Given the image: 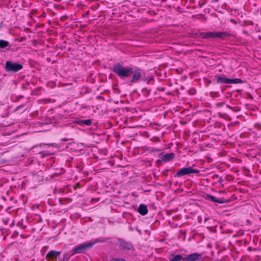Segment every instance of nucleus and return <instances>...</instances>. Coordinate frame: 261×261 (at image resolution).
<instances>
[{
    "label": "nucleus",
    "mask_w": 261,
    "mask_h": 261,
    "mask_svg": "<svg viewBox=\"0 0 261 261\" xmlns=\"http://www.w3.org/2000/svg\"><path fill=\"white\" fill-rule=\"evenodd\" d=\"M113 71L121 79L128 77L133 73V68L129 66H124L121 63L114 65Z\"/></svg>",
    "instance_id": "obj_1"
},
{
    "label": "nucleus",
    "mask_w": 261,
    "mask_h": 261,
    "mask_svg": "<svg viewBox=\"0 0 261 261\" xmlns=\"http://www.w3.org/2000/svg\"><path fill=\"white\" fill-rule=\"evenodd\" d=\"M195 35L199 39H207L215 38L223 39L229 36V34L226 32H203L198 31L195 33Z\"/></svg>",
    "instance_id": "obj_2"
},
{
    "label": "nucleus",
    "mask_w": 261,
    "mask_h": 261,
    "mask_svg": "<svg viewBox=\"0 0 261 261\" xmlns=\"http://www.w3.org/2000/svg\"><path fill=\"white\" fill-rule=\"evenodd\" d=\"M94 244V243L89 242L86 243H84L80 244L75 246L72 250H71V255H74L75 254L84 253L85 251L88 249L91 248Z\"/></svg>",
    "instance_id": "obj_3"
},
{
    "label": "nucleus",
    "mask_w": 261,
    "mask_h": 261,
    "mask_svg": "<svg viewBox=\"0 0 261 261\" xmlns=\"http://www.w3.org/2000/svg\"><path fill=\"white\" fill-rule=\"evenodd\" d=\"M199 171L197 169H193L191 167H184L179 169L175 173V177H180L190 174L198 173Z\"/></svg>",
    "instance_id": "obj_4"
},
{
    "label": "nucleus",
    "mask_w": 261,
    "mask_h": 261,
    "mask_svg": "<svg viewBox=\"0 0 261 261\" xmlns=\"http://www.w3.org/2000/svg\"><path fill=\"white\" fill-rule=\"evenodd\" d=\"M215 81L219 84H240L243 81L240 79H228L225 76H218L215 77Z\"/></svg>",
    "instance_id": "obj_5"
},
{
    "label": "nucleus",
    "mask_w": 261,
    "mask_h": 261,
    "mask_svg": "<svg viewBox=\"0 0 261 261\" xmlns=\"http://www.w3.org/2000/svg\"><path fill=\"white\" fill-rule=\"evenodd\" d=\"M23 66L20 64L14 63L11 61H7L5 68L7 71L17 72L22 68Z\"/></svg>",
    "instance_id": "obj_6"
},
{
    "label": "nucleus",
    "mask_w": 261,
    "mask_h": 261,
    "mask_svg": "<svg viewBox=\"0 0 261 261\" xmlns=\"http://www.w3.org/2000/svg\"><path fill=\"white\" fill-rule=\"evenodd\" d=\"M201 255L198 253H191L182 258V261H200Z\"/></svg>",
    "instance_id": "obj_7"
},
{
    "label": "nucleus",
    "mask_w": 261,
    "mask_h": 261,
    "mask_svg": "<svg viewBox=\"0 0 261 261\" xmlns=\"http://www.w3.org/2000/svg\"><path fill=\"white\" fill-rule=\"evenodd\" d=\"M118 245L124 250H130L133 249L132 245L123 239L118 240Z\"/></svg>",
    "instance_id": "obj_8"
},
{
    "label": "nucleus",
    "mask_w": 261,
    "mask_h": 261,
    "mask_svg": "<svg viewBox=\"0 0 261 261\" xmlns=\"http://www.w3.org/2000/svg\"><path fill=\"white\" fill-rule=\"evenodd\" d=\"M61 253V251L50 250L46 254L45 257L48 260H54L55 258L59 256Z\"/></svg>",
    "instance_id": "obj_9"
},
{
    "label": "nucleus",
    "mask_w": 261,
    "mask_h": 261,
    "mask_svg": "<svg viewBox=\"0 0 261 261\" xmlns=\"http://www.w3.org/2000/svg\"><path fill=\"white\" fill-rule=\"evenodd\" d=\"M75 123L80 126H90L92 123V120L90 119L86 120L80 119L75 120Z\"/></svg>",
    "instance_id": "obj_10"
},
{
    "label": "nucleus",
    "mask_w": 261,
    "mask_h": 261,
    "mask_svg": "<svg viewBox=\"0 0 261 261\" xmlns=\"http://www.w3.org/2000/svg\"><path fill=\"white\" fill-rule=\"evenodd\" d=\"M138 212L142 216H144L148 213V209L146 205L141 204L138 208Z\"/></svg>",
    "instance_id": "obj_11"
},
{
    "label": "nucleus",
    "mask_w": 261,
    "mask_h": 261,
    "mask_svg": "<svg viewBox=\"0 0 261 261\" xmlns=\"http://www.w3.org/2000/svg\"><path fill=\"white\" fill-rule=\"evenodd\" d=\"M133 76L132 80L130 81L131 83H134L137 81L141 76V73L139 70H136L135 71L133 70Z\"/></svg>",
    "instance_id": "obj_12"
},
{
    "label": "nucleus",
    "mask_w": 261,
    "mask_h": 261,
    "mask_svg": "<svg viewBox=\"0 0 261 261\" xmlns=\"http://www.w3.org/2000/svg\"><path fill=\"white\" fill-rule=\"evenodd\" d=\"M175 154L173 153H166L161 156V159L165 162H167L174 159Z\"/></svg>",
    "instance_id": "obj_13"
},
{
    "label": "nucleus",
    "mask_w": 261,
    "mask_h": 261,
    "mask_svg": "<svg viewBox=\"0 0 261 261\" xmlns=\"http://www.w3.org/2000/svg\"><path fill=\"white\" fill-rule=\"evenodd\" d=\"M9 45V42L4 40H0V48H4Z\"/></svg>",
    "instance_id": "obj_14"
},
{
    "label": "nucleus",
    "mask_w": 261,
    "mask_h": 261,
    "mask_svg": "<svg viewBox=\"0 0 261 261\" xmlns=\"http://www.w3.org/2000/svg\"><path fill=\"white\" fill-rule=\"evenodd\" d=\"M207 197L211 201L213 202H216L219 203H223L222 201L220 200L219 199H217L215 196L211 195H207Z\"/></svg>",
    "instance_id": "obj_15"
},
{
    "label": "nucleus",
    "mask_w": 261,
    "mask_h": 261,
    "mask_svg": "<svg viewBox=\"0 0 261 261\" xmlns=\"http://www.w3.org/2000/svg\"><path fill=\"white\" fill-rule=\"evenodd\" d=\"M182 259V256L180 254H176L172 258L170 259V261H179Z\"/></svg>",
    "instance_id": "obj_16"
},
{
    "label": "nucleus",
    "mask_w": 261,
    "mask_h": 261,
    "mask_svg": "<svg viewBox=\"0 0 261 261\" xmlns=\"http://www.w3.org/2000/svg\"><path fill=\"white\" fill-rule=\"evenodd\" d=\"M161 150V149H158V148H152L151 149V151L152 152H159Z\"/></svg>",
    "instance_id": "obj_17"
},
{
    "label": "nucleus",
    "mask_w": 261,
    "mask_h": 261,
    "mask_svg": "<svg viewBox=\"0 0 261 261\" xmlns=\"http://www.w3.org/2000/svg\"><path fill=\"white\" fill-rule=\"evenodd\" d=\"M40 153L41 154L42 157L50 155L49 153H45L44 152H40Z\"/></svg>",
    "instance_id": "obj_18"
},
{
    "label": "nucleus",
    "mask_w": 261,
    "mask_h": 261,
    "mask_svg": "<svg viewBox=\"0 0 261 261\" xmlns=\"http://www.w3.org/2000/svg\"><path fill=\"white\" fill-rule=\"evenodd\" d=\"M68 258H66V256H64L62 260H60V261H67Z\"/></svg>",
    "instance_id": "obj_19"
},
{
    "label": "nucleus",
    "mask_w": 261,
    "mask_h": 261,
    "mask_svg": "<svg viewBox=\"0 0 261 261\" xmlns=\"http://www.w3.org/2000/svg\"><path fill=\"white\" fill-rule=\"evenodd\" d=\"M61 141H64V142H66V141H68V139L65 138H63L61 139Z\"/></svg>",
    "instance_id": "obj_20"
},
{
    "label": "nucleus",
    "mask_w": 261,
    "mask_h": 261,
    "mask_svg": "<svg viewBox=\"0 0 261 261\" xmlns=\"http://www.w3.org/2000/svg\"><path fill=\"white\" fill-rule=\"evenodd\" d=\"M224 103V102H221V103H217L216 105H217V106H222Z\"/></svg>",
    "instance_id": "obj_21"
},
{
    "label": "nucleus",
    "mask_w": 261,
    "mask_h": 261,
    "mask_svg": "<svg viewBox=\"0 0 261 261\" xmlns=\"http://www.w3.org/2000/svg\"><path fill=\"white\" fill-rule=\"evenodd\" d=\"M47 145H51V144H47Z\"/></svg>",
    "instance_id": "obj_22"
},
{
    "label": "nucleus",
    "mask_w": 261,
    "mask_h": 261,
    "mask_svg": "<svg viewBox=\"0 0 261 261\" xmlns=\"http://www.w3.org/2000/svg\"><path fill=\"white\" fill-rule=\"evenodd\" d=\"M41 261H44L43 260H42Z\"/></svg>",
    "instance_id": "obj_23"
}]
</instances>
